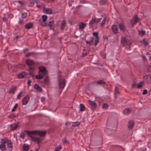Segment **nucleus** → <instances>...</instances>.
<instances>
[{"instance_id":"774afa93","label":"nucleus","mask_w":151,"mask_h":151,"mask_svg":"<svg viewBox=\"0 0 151 151\" xmlns=\"http://www.w3.org/2000/svg\"><path fill=\"white\" fill-rule=\"evenodd\" d=\"M136 85V84L135 83H134L132 84V87L133 88H134Z\"/></svg>"},{"instance_id":"bb28decb","label":"nucleus","mask_w":151,"mask_h":151,"mask_svg":"<svg viewBox=\"0 0 151 151\" xmlns=\"http://www.w3.org/2000/svg\"><path fill=\"white\" fill-rule=\"evenodd\" d=\"M17 88V86H13L10 90L9 91V93L13 94L14 93L15 91Z\"/></svg>"},{"instance_id":"c756f323","label":"nucleus","mask_w":151,"mask_h":151,"mask_svg":"<svg viewBox=\"0 0 151 151\" xmlns=\"http://www.w3.org/2000/svg\"><path fill=\"white\" fill-rule=\"evenodd\" d=\"M86 26L85 24L83 22H81L79 24V27L81 29H83Z\"/></svg>"},{"instance_id":"4468645a","label":"nucleus","mask_w":151,"mask_h":151,"mask_svg":"<svg viewBox=\"0 0 151 151\" xmlns=\"http://www.w3.org/2000/svg\"><path fill=\"white\" fill-rule=\"evenodd\" d=\"M33 26L32 22L28 23L26 24L24 26V28L26 29H29L32 28Z\"/></svg>"},{"instance_id":"4be33fe9","label":"nucleus","mask_w":151,"mask_h":151,"mask_svg":"<svg viewBox=\"0 0 151 151\" xmlns=\"http://www.w3.org/2000/svg\"><path fill=\"white\" fill-rule=\"evenodd\" d=\"M132 109L130 108H127L123 111V113L125 114H130L132 111Z\"/></svg>"},{"instance_id":"423d86ee","label":"nucleus","mask_w":151,"mask_h":151,"mask_svg":"<svg viewBox=\"0 0 151 151\" xmlns=\"http://www.w3.org/2000/svg\"><path fill=\"white\" fill-rule=\"evenodd\" d=\"M29 137L31 138V139L34 142H36L38 144H39L40 142V139L39 138L35 137L32 136V134H27Z\"/></svg>"},{"instance_id":"6e6552de","label":"nucleus","mask_w":151,"mask_h":151,"mask_svg":"<svg viewBox=\"0 0 151 151\" xmlns=\"http://www.w3.org/2000/svg\"><path fill=\"white\" fill-rule=\"evenodd\" d=\"M66 81L64 79H60L59 85L60 88H63L65 85Z\"/></svg>"},{"instance_id":"3c124183","label":"nucleus","mask_w":151,"mask_h":151,"mask_svg":"<svg viewBox=\"0 0 151 151\" xmlns=\"http://www.w3.org/2000/svg\"><path fill=\"white\" fill-rule=\"evenodd\" d=\"M143 44L145 46L147 45L148 44V42L147 41L145 40H144L143 41Z\"/></svg>"},{"instance_id":"2f4dec72","label":"nucleus","mask_w":151,"mask_h":151,"mask_svg":"<svg viewBox=\"0 0 151 151\" xmlns=\"http://www.w3.org/2000/svg\"><path fill=\"white\" fill-rule=\"evenodd\" d=\"M43 76L42 74H39V75H37L35 76L36 78L38 79H42L43 78Z\"/></svg>"},{"instance_id":"f8f14e48","label":"nucleus","mask_w":151,"mask_h":151,"mask_svg":"<svg viewBox=\"0 0 151 151\" xmlns=\"http://www.w3.org/2000/svg\"><path fill=\"white\" fill-rule=\"evenodd\" d=\"M88 102L89 104L91 106L93 109H96L97 107V105L95 102L94 101H91L90 100H88Z\"/></svg>"},{"instance_id":"6ab92c4d","label":"nucleus","mask_w":151,"mask_h":151,"mask_svg":"<svg viewBox=\"0 0 151 151\" xmlns=\"http://www.w3.org/2000/svg\"><path fill=\"white\" fill-rule=\"evenodd\" d=\"M43 12L46 14H51L52 13V11L50 8H45Z\"/></svg>"},{"instance_id":"6e6d98bb","label":"nucleus","mask_w":151,"mask_h":151,"mask_svg":"<svg viewBox=\"0 0 151 151\" xmlns=\"http://www.w3.org/2000/svg\"><path fill=\"white\" fill-rule=\"evenodd\" d=\"M61 147L60 145L59 147H57L54 150V151H59V150L61 149Z\"/></svg>"},{"instance_id":"393cba45","label":"nucleus","mask_w":151,"mask_h":151,"mask_svg":"<svg viewBox=\"0 0 151 151\" xmlns=\"http://www.w3.org/2000/svg\"><path fill=\"white\" fill-rule=\"evenodd\" d=\"M121 43L123 46H125L127 44V40L125 37H123L121 39Z\"/></svg>"},{"instance_id":"473e14b6","label":"nucleus","mask_w":151,"mask_h":151,"mask_svg":"<svg viewBox=\"0 0 151 151\" xmlns=\"http://www.w3.org/2000/svg\"><path fill=\"white\" fill-rule=\"evenodd\" d=\"M97 84L101 85L102 84H105L106 83L105 82L102 80L98 81L96 82Z\"/></svg>"},{"instance_id":"a18cd8bd","label":"nucleus","mask_w":151,"mask_h":151,"mask_svg":"<svg viewBox=\"0 0 151 151\" xmlns=\"http://www.w3.org/2000/svg\"><path fill=\"white\" fill-rule=\"evenodd\" d=\"M106 20V17H104L103 20L101 22V25H102L104 24L105 23Z\"/></svg>"},{"instance_id":"f3484780","label":"nucleus","mask_w":151,"mask_h":151,"mask_svg":"<svg viewBox=\"0 0 151 151\" xmlns=\"http://www.w3.org/2000/svg\"><path fill=\"white\" fill-rule=\"evenodd\" d=\"M48 26L52 30H54V24L53 20L50 21L48 23Z\"/></svg>"},{"instance_id":"bf43d9fd","label":"nucleus","mask_w":151,"mask_h":151,"mask_svg":"<svg viewBox=\"0 0 151 151\" xmlns=\"http://www.w3.org/2000/svg\"><path fill=\"white\" fill-rule=\"evenodd\" d=\"M41 101L42 102H43L45 101V98L44 97H42L41 98Z\"/></svg>"},{"instance_id":"a878e982","label":"nucleus","mask_w":151,"mask_h":151,"mask_svg":"<svg viewBox=\"0 0 151 151\" xmlns=\"http://www.w3.org/2000/svg\"><path fill=\"white\" fill-rule=\"evenodd\" d=\"M39 22L40 25L42 26L45 27L47 25V24L46 23L45 21H43L41 20H39Z\"/></svg>"},{"instance_id":"e2e57ef3","label":"nucleus","mask_w":151,"mask_h":151,"mask_svg":"<svg viewBox=\"0 0 151 151\" xmlns=\"http://www.w3.org/2000/svg\"><path fill=\"white\" fill-rule=\"evenodd\" d=\"M87 55V53H82V56L83 57H85Z\"/></svg>"},{"instance_id":"0e129e2a","label":"nucleus","mask_w":151,"mask_h":151,"mask_svg":"<svg viewBox=\"0 0 151 151\" xmlns=\"http://www.w3.org/2000/svg\"><path fill=\"white\" fill-rule=\"evenodd\" d=\"M31 81L30 80H28L27 81V83L28 85V86H30V83H31Z\"/></svg>"},{"instance_id":"cd10ccee","label":"nucleus","mask_w":151,"mask_h":151,"mask_svg":"<svg viewBox=\"0 0 151 151\" xmlns=\"http://www.w3.org/2000/svg\"><path fill=\"white\" fill-rule=\"evenodd\" d=\"M29 147L28 145L24 144L23 146V150L24 151H27L28 150Z\"/></svg>"},{"instance_id":"39448f33","label":"nucleus","mask_w":151,"mask_h":151,"mask_svg":"<svg viewBox=\"0 0 151 151\" xmlns=\"http://www.w3.org/2000/svg\"><path fill=\"white\" fill-rule=\"evenodd\" d=\"M30 97L29 95L26 96L23 99L22 101V104L23 105H26L29 101Z\"/></svg>"},{"instance_id":"a19ab883","label":"nucleus","mask_w":151,"mask_h":151,"mask_svg":"<svg viewBox=\"0 0 151 151\" xmlns=\"http://www.w3.org/2000/svg\"><path fill=\"white\" fill-rule=\"evenodd\" d=\"M109 106L106 103L103 104L102 107L103 109H107Z\"/></svg>"},{"instance_id":"a211bd4d","label":"nucleus","mask_w":151,"mask_h":151,"mask_svg":"<svg viewBox=\"0 0 151 151\" xmlns=\"http://www.w3.org/2000/svg\"><path fill=\"white\" fill-rule=\"evenodd\" d=\"M112 29L113 32L115 34H117L118 32V28L117 26L113 25L112 26Z\"/></svg>"},{"instance_id":"f257e3e1","label":"nucleus","mask_w":151,"mask_h":151,"mask_svg":"<svg viewBox=\"0 0 151 151\" xmlns=\"http://www.w3.org/2000/svg\"><path fill=\"white\" fill-rule=\"evenodd\" d=\"M27 134L38 135L39 136L42 137L45 135L46 134L45 131H39L38 130L32 131H25Z\"/></svg>"},{"instance_id":"864d4df0","label":"nucleus","mask_w":151,"mask_h":151,"mask_svg":"<svg viewBox=\"0 0 151 151\" xmlns=\"http://www.w3.org/2000/svg\"><path fill=\"white\" fill-rule=\"evenodd\" d=\"M34 52H30L27 53L26 55H25V56L26 57H28L30 56L31 55L33 54Z\"/></svg>"},{"instance_id":"20e7f679","label":"nucleus","mask_w":151,"mask_h":151,"mask_svg":"<svg viewBox=\"0 0 151 151\" xmlns=\"http://www.w3.org/2000/svg\"><path fill=\"white\" fill-rule=\"evenodd\" d=\"M6 141V143H7V148L8 150L10 151H12L13 148V145L12 141L10 140H9L7 138L5 139Z\"/></svg>"},{"instance_id":"79ce46f5","label":"nucleus","mask_w":151,"mask_h":151,"mask_svg":"<svg viewBox=\"0 0 151 151\" xmlns=\"http://www.w3.org/2000/svg\"><path fill=\"white\" fill-rule=\"evenodd\" d=\"M17 106H18V104H15V105L13 108L12 109L11 111L12 112L14 111H15V109H17Z\"/></svg>"},{"instance_id":"c85d7f7f","label":"nucleus","mask_w":151,"mask_h":151,"mask_svg":"<svg viewBox=\"0 0 151 151\" xmlns=\"http://www.w3.org/2000/svg\"><path fill=\"white\" fill-rule=\"evenodd\" d=\"M119 27L121 30L124 31L125 30V27L123 23H120L119 25Z\"/></svg>"},{"instance_id":"b1692460","label":"nucleus","mask_w":151,"mask_h":151,"mask_svg":"<svg viewBox=\"0 0 151 151\" xmlns=\"http://www.w3.org/2000/svg\"><path fill=\"white\" fill-rule=\"evenodd\" d=\"M34 88L38 91L40 92L42 91V88L38 85L35 84L34 85Z\"/></svg>"},{"instance_id":"9d476101","label":"nucleus","mask_w":151,"mask_h":151,"mask_svg":"<svg viewBox=\"0 0 151 151\" xmlns=\"http://www.w3.org/2000/svg\"><path fill=\"white\" fill-rule=\"evenodd\" d=\"M26 64L29 66V68L30 67H34L33 66L35 64L34 62L31 60L28 59L26 61Z\"/></svg>"},{"instance_id":"338daca9","label":"nucleus","mask_w":151,"mask_h":151,"mask_svg":"<svg viewBox=\"0 0 151 151\" xmlns=\"http://www.w3.org/2000/svg\"><path fill=\"white\" fill-rule=\"evenodd\" d=\"M64 142L66 144H68V141L66 139H65L64 140Z\"/></svg>"},{"instance_id":"13d9d810","label":"nucleus","mask_w":151,"mask_h":151,"mask_svg":"<svg viewBox=\"0 0 151 151\" xmlns=\"http://www.w3.org/2000/svg\"><path fill=\"white\" fill-rule=\"evenodd\" d=\"M147 91L146 89H145L143 91L142 93V94L143 95H145L147 94Z\"/></svg>"},{"instance_id":"69168bd1","label":"nucleus","mask_w":151,"mask_h":151,"mask_svg":"<svg viewBox=\"0 0 151 151\" xmlns=\"http://www.w3.org/2000/svg\"><path fill=\"white\" fill-rule=\"evenodd\" d=\"M28 48H25L24 50L23 51L25 53L26 52L28 51Z\"/></svg>"},{"instance_id":"49530a36","label":"nucleus","mask_w":151,"mask_h":151,"mask_svg":"<svg viewBox=\"0 0 151 151\" xmlns=\"http://www.w3.org/2000/svg\"><path fill=\"white\" fill-rule=\"evenodd\" d=\"M99 3L102 4H104L106 3V0H100Z\"/></svg>"},{"instance_id":"0eeeda50","label":"nucleus","mask_w":151,"mask_h":151,"mask_svg":"<svg viewBox=\"0 0 151 151\" xmlns=\"http://www.w3.org/2000/svg\"><path fill=\"white\" fill-rule=\"evenodd\" d=\"M143 78L145 80L146 83L148 84L151 83V75H148L143 77Z\"/></svg>"},{"instance_id":"7c9ffc66","label":"nucleus","mask_w":151,"mask_h":151,"mask_svg":"<svg viewBox=\"0 0 151 151\" xmlns=\"http://www.w3.org/2000/svg\"><path fill=\"white\" fill-rule=\"evenodd\" d=\"M80 111L81 112L84 111L85 107L83 104H80L79 106Z\"/></svg>"},{"instance_id":"c03bdc74","label":"nucleus","mask_w":151,"mask_h":151,"mask_svg":"<svg viewBox=\"0 0 151 151\" xmlns=\"http://www.w3.org/2000/svg\"><path fill=\"white\" fill-rule=\"evenodd\" d=\"M94 19L95 20V21L96 23H98V22H99L102 19L101 18L97 19L95 17L94 18Z\"/></svg>"},{"instance_id":"412c9836","label":"nucleus","mask_w":151,"mask_h":151,"mask_svg":"<svg viewBox=\"0 0 151 151\" xmlns=\"http://www.w3.org/2000/svg\"><path fill=\"white\" fill-rule=\"evenodd\" d=\"M138 18L137 16L134 17L131 21L132 24L134 25L136 24L138 21Z\"/></svg>"},{"instance_id":"f704fd0d","label":"nucleus","mask_w":151,"mask_h":151,"mask_svg":"<svg viewBox=\"0 0 151 151\" xmlns=\"http://www.w3.org/2000/svg\"><path fill=\"white\" fill-rule=\"evenodd\" d=\"M95 22V20L94 18H92L89 24L90 26H91Z\"/></svg>"},{"instance_id":"72a5a7b5","label":"nucleus","mask_w":151,"mask_h":151,"mask_svg":"<svg viewBox=\"0 0 151 151\" xmlns=\"http://www.w3.org/2000/svg\"><path fill=\"white\" fill-rule=\"evenodd\" d=\"M145 32L144 30H141L139 31V35L141 36H143L145 35Z\"/></svg>"},{"instance_id":"37998d69","label":"nucleus","mask_w":151,"mask_h":151,"mask_svg":"<svg viewBox=\"0 0 151 151\" xmlns=\"http://www.w3.org/2000/svg\"><path fill=\"white\" fill-rule=\"evenodd\" d=\"M22 93V92L21 91L17 95V99H19L21 97V95Z\"/></svg>"},{"instance_id":"4c0bfd02","label":"nucleus","mask_w":151,"mask_h":151,"mask_svg":"<svg viewBox=\"0 0 151 151\" xmlns=\"http://www.w3.org/2000/svg\"><path fill=\"white\" fill-rule=\"evenodd\" d=\"M119 92L118 91V88L117 86H116L115 88L114 94H115V95H118L119 94Z\"/></svg>"},{"instance_id":"680f3d73","label":"nucleus","mask_w":151,"mask_h":151,"mask_svg":"<svg viewBox=\"0 0 151 151\" xmlns=\"http://www.w3.org/2000/svg\"><path fill=\"white\" fill-rule=\"evenodd\" d=\"M102 57H104L105 55V54L104 52H101L100 53Z\"/></svg>"},{"instance_id":"58836bf2","label":"nucleus","mask_w":151,"mask_h":151,"mask_svg":"<svg viewBox=\"0 0 151 151\" xmlns=\"http://www.w3.org/2000/svg\"><path fill=\"white\" fill-rule=\"evenodd\" d=\"M27 15V14L26 12H23L21 14V17L23 18H25Z\"/></svg>"},{"instance_id":"2eb2a0df","label":"nucleus","mask_w":151,"mask_h":151,"mask_svg":"<svg viewBox=\"0 0 151 151\" xmlns=\"http://www.w3.org/2000/svg\"><path fill=\"white\" fill-rule=\"evenodd\" d=\"M134 122L133 121H130L128 123V128L129 129H132L134 126Z\"/></svg>"},{"instance_id":"4d7b16f0","label":"nucleus","mask_w":151,"mask_h":151,"mask_svg":"<svg viewBox=\"0 0 151 151\" xmlns=\"http://www.w3.org/2000/svg\"><path fill=\"white\" fill-rule=\"evenodd\" d=\"M99 42V37L96 38L95 40V42H96V43H98Z\"/></svg>"},{"instance_id":"5fc2aeb1","label":"nucleus","mask_w":151,"mask_h":151,"mask_svg":"<svg viewBox=\"0 0 151 151\" xmlns=\"http://www.w3.org/2000/svg\"><path fill=\"white\" fill-rule=\"evenodd\" d=\"M44 79V83H46L48 82V77L46 76Z\"/></svg>"},{"instance_id":"052dcab7","label":"nucleus","mask_w":151,"mask_h":151,"mask_svg":"<svg viewBox=\"0 0 151 151\" xmlns=\"http://www.w3.org/2000/svg\"><path fill=\"white\" fill-rule=\"evenodd\" d=\"M23 19H22V20L19 19L18 23L20 24H22L23 23Z\"/></svg>"},{"instance_id":"de8ad7c7","label":"nucleus","mask_w":151,"mask_h":151,"mask_svg":"<svg viewBox=\"0 0 151 151\" xmlns=\"http://www.w3.org/2000/svg\"><path fill=\"white\" fill-rule=\"evenodd\" d=\"M25 136V134L23 132H22L20 133L19 137H21V138H24Z\"/></svg>"},{"instance_id":"09e8293b","label":"nucleus","mask_w":151,"mask_h":151,"mask_svg":"<svg viewBox=\"0 0 151 151\" xmlns=\"http://www.w3.org/2000/svg\"><path fill=\"white\" fill-rule=\"evenodd\" d=\"M93 35L94 36L96 37V38L98 37V32H94L93 33Z\"/></svg>"},{"instance_id":"8fccbe9b","label":"nucleus","mask_w":151,"mask_h":151,"mask_svg":"<svg viewBox=\"0 0 151 151\" xmlns=\"http://www.w3.org/2000/svg\"><path fill=\"white\" fill-rule=\"evenodd\" d=\"M16 117V116L13 114H11L8 116V118H13Z\"/></svg>"},{"instance_id":"c9c22d12","label":"nucleus","mask_w":151,"mask_h":151,"mask_svg":"<svg viewBox=\"0 0 151 151\" xmlns=\"http://www.w3.org/2000/svg\"><path fill=\"white\" fill-rule=\"evenodd\" d=\"M79 124V123L77 122H73V123L72 125V126L73 127H76L78 126Z\"/></svg>"},{"instance_id":"ea45409f","label":"nucleus","mask_w":151,"mask_h":151,"mask_svg":"<svg viewBox=\"0 0 151 151\" xmlns=\"http://www.w3.org/2000/svg\"><path fill=\"white\" fill-rule=\"evenodd\" d=\"M42 18L43 21L45 22L47 19V16L46 15H44L42 16Z\"/></svg>"},{"instance_id":"dca6fc26","label":"nucleus","mask_w":151,"mask_h":151,"mask_svg":"<svg viewBox=\"0 0 151 151\" xmlns=\"http://www.w3.org/2000/svg\"><path fill=\"white\" fill-rule=\"evenodd\" d=\"M38 2L37 0H30L29 5L30 7H32L34 6L35 3L38 4Z\"/></svg>"},{"instance_id":"9b49d317","label":"nucleus","mask_w":151,"mask_h":151,"mask_svg":"<svg viewBox=\"0 0 151 151\" xmlns=\"http://www.w3.org/2000/svg\"><path fill=\"white\" fill-rule=\"evenodd\" d=\"M27 73L24 72H23L19 73L17 77L19 79L23 78L27 75Z\"/></svg>"},{"instance_id":"1a4fd4ad","label":"nucleus","mask_w":151,"mask_h":151,"mask_svg":"<svg viewBox=\"0 0 151 151\" xmlns=\"http://www.w3.org/2000/svg\"><path fill=\"white\" fill-rule=\"evenodd\" d=\"M19 127V125L16 123H13L10 124L9 128L10 129L13 131L16 130Z\"/></svg>"},{"instance_id":"e433bc0d","label":"nucleus","mask_w":151,"mask_h":151,"mask_svg":"<svg viewBox=\"0 0 151 151\" xmlns=\"http://www.w3.org/2000/svg\"><path fill=\"white\" fill-rule=\"evenodd\" d=\"M143 83V82H140L137 83V88H140L142 86Z\"/></svg>"},{"instance_id":"f03ea898","label":"nucleus","mask_w":151,"mask_h":151,"mask_svg":"<svg viewBox=\"0 0 151 151\" xmlns=\"http://www.w3.org/2000/svg\"><path fill=\"white\" fill-rule=\"evenodd\" d=\"M38 69L39 71L38 73L39 74H42L44 76H45L47 75L48 72L45 67L43 66H39Z\"/></svg>"},{"instance_id":"603ef678","label":"nucleus","mask_w":151,"mask_h":151,"mask_svg":"<svg viewBox=\"0 0 151 151\" xmlns=\"http://www.w3.org/2000/svg\"><path fill=\"white\" fill-rule=\"evenodd\" d=\"M41 5H37V6L38 8H44L45 5L42 3H41Z\"/></svg>"},{"instance_id":"5701e85b","label":"nucleus","mask_w":151,"mask_h":151,"mask_svg":"<svg viewBox=\"0 0 151 151\" xmlns=\"http://www.w3.org/2000/svg\"><path fill=\"white\" fill-rule=\"evenodd\" d=\"M66 27L65 22V20H63L62 21L60 25L61 29L62 31H63Z\"/></svg>"},{"instance_id":"ddd939ff","label":"nucleus","mask_w":151,"mask_h":151,"mask_svg":"<svg viewBox=\"0 0 151 151\" xmlns=\"http://www.w3.org/2000/svg\"><path fill=\"white\" fill-rule=\"evenodd\" d=\"M34 70V67H30L29 68V74L30 77H34V75L33 73V72Z\"/></svg>"},{"instance_id":"aec40b11","label":"nucleus","mask_w":151,"mask_h":151,"mask_svg":"<svg viewBox=\"0 0 151 151\" xmlns=\"http://www.w3.org/2000/svg\"><path fill=\"white\" fill-rule=\"evenodd\" d=\"M89 40H86V43L87 45H91V43L92 42L93 40V38L92 37H91L89 38Z\"/></svg>"},{"instance_id":"7ed1b4c3","label":"nucleus","mask_w":151,"mask_h":151,"mask_svg":"<svg viewBox=\"0 0 151 151\" xmlns=\"http://www.w3.org/2000/svg\"><path fill=\"white\" fill-rule=\"evenodd\" d=\"M1 144H0V149L2 151H5L6 150V146L5 144L6 143V141L5 139H1L0 142Z\"/></svg>"}]
</instances>
